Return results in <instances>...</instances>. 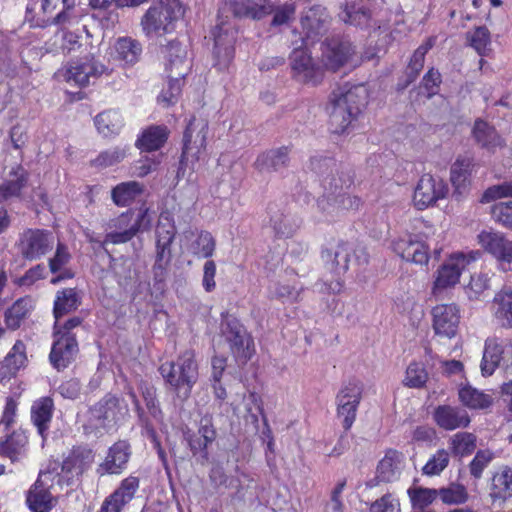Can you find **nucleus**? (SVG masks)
<instances>
[{
    "label": "nucleus",
    "instance_id": "1",
    "mask_svg": "<svg viewBox=\"0 0 512 512\" xmlns=\"http://www.w3.org/2000/svg\"><path fill=\"white\" fill-rule=\"evenodd\" d=\"M231 15L256 19V0H228L219 7L217 24L211 31V37L214 41V66L220 71L229 68L234 55V28L230 23Z\"/></svg>",
    "mask_w": 512,
    "mask_h": 512
},
{
    "label": "nucleus",
    "instance_id": "2",
    "mask_svg": "<svg viewBox=\"0 0 512 512\" xmlns=\"http://www.w3.org/2000/svg\"><path fill=\"white\" fill-rule=\"evenodd\" d=\"M368 97V89L363 84L344 86L333 92L329 113L334 133H344L356 121Z\"/></svg>",
    "mask_w": 512,
    "mask_h": 512
},
{
    "label": "nucleus",
    "instance_id": "3",
    "mask_svg": "<svg viewBox=\"0 0 512 512\" xmlns=\"http://www.w3.org/2000/svg\"><path fill=\"white\" fill-rule=\"evenodd\" d=\"M159 372L179 399H188L198 380V364L194 352L186 350L175 361L164 362Z\"/></svg>",
    "mask_w": 512,
    "mask_h": 512
},
{
    "label": "nucleus",
    "instance_id": "4",
    "mask_svg": "<svg viewBox=\"0 0 512 512\" xmlns=\"http://www.w3.org/2000/svg\"><path fill=\"white\" fill-rule=\"evenodd\" d=\"M437 229L427 221L418 220L414 231L405 233L391 242V249L401 259L417 265H427L430 259V249L426 241L430 240Z\"/></svg>",
    "mask_w": 512,
    "mask_h": 512
},
{
    "label": "nucleus",
    "instance_id": "5",
    "mask_svg": "<svg viewBox=\"0 0 512 512\" xmlns=\"http://www.w3.org/2000/svg\"><path fill=\"white\" fill-rule=\"evenodd\" d=\"M184 15L180 0H160L150 6L141 18L140 26L147 37L163 36L175 29L177 22Z\"/></svg>",
    "mask_w": 512,
    "mask_h": 512
},
{
    "label": "nucleus",
    "instance_id": "6",
    "mask_svg": "<svg viewBox=\"0 0 512 512\" xmlns=\"http://www.w3.org/2000/svg\"><path fill=\"white\" fill-rule=\"evenodd\" d=\"M479 251L453 252L434 273L431 294L439 298L447 290L454 288L459 282L462 273L473 262L480 258Z\"/></svg>",
    "mask_w": 512,
    "mask_h": 512
},
{
    "label": "nucleus",
    "instance_id": "7",
    "mask_svg": "<svg viewBox=\"0 0 512 512\" xmlns=\"http://www.w3.org/2000/svg\"><path fill=\"white\" fill-rule=\"evenodd\" d=\"M151 225L148 209L128 210L107 223L109 230L103 240L106 244H124L134 238L140 230H146Z\"/></svg>",
    "mask_w": 512,
    "mask_h": 512
},
{
    "label": "nucleus",
    "instance_id": "8",
    "mask_svg": "<svg viewBox=\"0 0 512 512\" xmlns=\"http://www.w3.org/2000/svg\"><path fill=\"white\" fill-rule=\"evenodd\" d=\"M208 123L204 119L193 117L184 132L183 150L177 176L184 177L186 168L194 171V165L200 159L201 153L206 147Z\"/></svg>",
    "mask_w": 512,
    "mask_h": 512
},
{
    "label": "nucleus",
    "instance_id": "9",
    "mask_svg": "<svg viewBox=\"0 0 512 512\" xmlns=\"http://www.w3.org/2000/svg\"><path fill=\"white\" fill-rule=\"evenodd\" d=\"M156 257L152 271L156 282H163L167 275V268L171 262V244L176 235V227L169 213H162L159 217L156 230Z\"/></svg>",
    "mask_w": 512,
    "mask_h": 512
},
{
    "label": "nucleus",
    "instance_id": "10",
    "mask_svg": "<svg viewBox=\"0 0 512 512\" xmlns=\"http://www.w3.org/2000/svg\"><path fill=\"white\" fill-rule=\"evenodd\" d=\"M478 245L497 261L499 269L512 271V240L504 233L483 230L477 235Z\"/></svg>",
    "mask_w": 512,
    "mask_h": 512
},
{
    "label": "nucleus",
    "instance_id": "11",
    "mask_svg": "<svg viewBox=\"0 0 512 512\" xmlns=\"http://www.w3.org/2000/svg\"><path fill=\"white\" fill-rule=\"evenodd\" d=\"M448 192V185L442 178L429 173L423 174L414 189L413 205L418 210H425L445 199Z\"/></svg>",
    "mask_w": 512,
    "mask_h": 512
},
{
    "label": "nucleus",
    "instance_id": "12",
    "mask_svg": "<svg viewBox=\"0 0 512 512\" xmlns=\"http://www.w3.org/2000/svg\"><path fill=\"white\" fill-rule=\"evenodd\" d=\"M292 77L300 83L315 86L321 82L322 69L306 48H295L290 55Z\"/></svg>",
    "mask_w": 512,
    "mask_h": 512
},
{
    "label": "nucleus",
    "instance_id": "13",
    "mask_svg": "<svg viewBox=\"0 0 512 512\" xmlns=\"http://www.w3.org/2000/svg\"><path fill=\"white\" fill-rule=\"evenodd\" d=\"M53 482L51 472H41L30 487L26 496V503L32 512H50L55 506L56 499L50 492Z\"/></svg>",
    "mask_w": 512,
    "mask_h": 512
},
{
    "label": "nucleus",
    "instance_id": "14",
    "mask_svg": "<svg viewBox=\"0 0 512 512\" xmlns=\"http://www.w3.org/2000/svg\"><path fill=\"white\" fill-rule=\"evenodd\" d=\"M432 328L437 336L451 339L460 323V309L455 304H438L431 309Z\"/></svg>",
    "mask_w": 512,
    "mask_h": 512
},
{
    "label": "nucleus",
    "instance_id": "15",
    "mask_svg": "<svg viewBox=\"0 0 512 512\" xmlns=\"http://www.w3.org/2000/svg\"><path fill=\"white\" fill-rule=\"evenodd\" d=\"M20 252L27 260H37L53 248V237L40 229H28L20 237Z\"/></svg>",
    "mask_w": 512,
    "mask_h": 512
},
{
    "label": "nucleus",
    "instance_id": "16",
    "mask_svg": "<svg viewBox=\"0 0 512 512\" xmlns=\"http://www.w3.org/2000/svg\"><path fill=\"white\" fill-rule=\"evenodd\" d=\"M362 397V388L356 382H349L337 395V414L343 421V427L349 429L355 421L358 405Z\"/></svg>",
    "mask_w": 512,
    "mask_h": 512
},
{
    "label": "nucleus",
    "instance_id": "17",
    "mask_svg": "<svg viewBox=\"0 0 512 512\" xmlns=\"http://www.w3.org/2000/svg\"><path fill=\"white\" fill-rule=\"evenodd\" d=\"M322 58L331 70H337L344 65L352 67L359 64V61L354 58V48L349 41L332 39L324 44L322 51Z\"/></svg>",
    "mask_w": 512,
    "mask_h": 512
},
{
    "label": "nucleus",
    "instance_id": "18",
    "mask_svg": "<svg viewBox=\"0 0 512 512\" xmlns=\"http://www.w3.org/2000/svg\"><path fill=\"white\" fill-rule=\"evenodd\" d=\"M139 486L138 477L130 475L124 478L119 486L104 499L98 512H121L135 498Z\"/></svg>",
    "mask_w": 512,
    "mask_h": 512
},
{
    "label": "nucleus",
    "instance_id": "19",
    "mask_svg": "<svg viewBox=\"0 0 512 512\" xmlns=\"http://www.w3.org/2000/svg\"><path fill=\"white\" fill-rule=\"evenodd\" d=\"M54 342L49 355L51 364L57 369L66 368L78 354L76 334H54Z\"/></svg>",
    "mask_w": 512,
    "mask_h": 512
},
{
    "label": "nucleus",
    "instance_id": "20",
    "mask_svg": "<svg viewBox=\"0 0 512 512\" xmlns=\"http://www.w3.org/2000/svg\"><path fill=\"white\" fill-rule=\"evenodd\" d=\"M107 72V68L94 58L72 63L65 71L64 79L80 87L87 86L91 79H96Z\"/></svg>",
    "mask_w": 512,
    "mask_h": 512
},
{
    "label": "nucleus",
    "instance_id": "21",
    "mask_svg": "<svg viewBox=\"0 0 512 512\" xmlns=\"http://www.w3.org/2000/svg\"><path fill=\"white\" fill-rule=\"evenodd\" d=\"M94 462V453L86 447L74 448L62 464V478L69 485L81 476Z\"/></svg>",
    "mask_w": 512,
    "mask_h": 512
},
{
    "label": "nucleus",
    "instance_id": "22",
    "mask_svg": "<svg viewBox=\"0 0 512 512\" xmlns=\"http://www.w3.org/2000/svg\"><path fill=\"white\" fill-rule=\"evenodd\" d=\"M131 456V447L125 440L114 443L108 450L105 460L99 465L100 475L121 474L126 468Z\"/></svg>",
    "mask_w": 512,
    "mask_h": 512
},
{
    "label": "nucleus",
    "instance_id": "23",
    "mask_svg": "<svg viewBox=\"0 0 512 512\" xmlns=\"http://www.w3.org/2000/svg\"><path fill=\"white\" fill-rule=\"evenodd\" d=\"M161 54L164 58L165 71L169 75L186 76L189 70L187 51L178 41H170L161 47Z\"/></svg>",
    "mask_w": 512,
    "mask_h": 512
},
{
    "label": "nucleus",
    "instance_id": "24",
    "mask_svg": "<svg viewBox=\"0 0 512 512\" xmlns=\"http://www.w3.org/2000/svg\"><path fill=\"white\" fill-rule=\"evenodd\" d=\"M28 435L19 428L0 438V456L8 458L12 463L21 461L27 453Z\"/></svg>",
    "mask_w": 512,
    "mask_h": 512
},
{
    "label": "nucleus",
    "instance_id": "25",
    "mask_svg": "<svg viewBox=\"0 0 512 512\" xmlns=\"http://www.w3.org/2000/svg\"><path fill=\"white\" fill-rule=\"evenodd\" d=\"M473 167L474 163L470 157H458L452 164L450 182L454 188L453 196L456 199H460L467 194Z\"/></svg>",
    "mask_w": 512,
    "mask_h": 512
},
{
    "label": "nucleus",
    "instance_id": "26",
    "mask_svg": "<svg viewBox=\"0 0 512 512\" xmlns=\"http://www.w3.org/2000/svg\"><path fill=\"white\" fill-rule=\"evenodd\" d=\"M126 412V406H122L120 400L111 394H107L91 410L92 416L102 421L103 427L116 423Z\"/></svg>",
    "mask_w": 512,
    "mask_h": 512
},
{
    "label": "nucleus",
    "instance_id": "27",
    "mask_svg": "<svg viewBox=\"0 0 512 512\" xmlns=\"http://www.w3.org/2000/svg\"><path fill=\"white\" fill-rule=\"evenodd\" d=\"M490 310L499 326L512 328V287L505 286L495 293Z\"/></svg>",
    "mask_w": 512,
    "mask_h": 512
},
{
    "label": "nucleus",
    "instance_id": "28",
    "mask_svg": "<svg viewBox=\"0 0 512 512\" xmlns=\"http://www.w3.org/2000/svg\"><path fill=\"white\" fill-rule=\"evenodd\" d=\"M223 334L236 357L244 360L251 357L249 350L251 339L241 324L237 321L227 322L226 326L223 328Z\"/></svg>",
    "mask_w": 512,
    "mask_h": 512
},
{
    "label": "nucleus",
    "instance_id": "29",
    "mask_svg": "<svg viewBox=\"0 0 512 512\" xmlns=\"http://www.w3.org/2000/svg\"><path fill=\"white\" fill-rule=\"evenodd\" d=\"M54 411V402L50 397H41L31 406L30 416L33 425L43 440L46 439Z\"/></svg>",
    "mask_w": 512,
    "mask_h": 512
},
{
    "label": "nucleus",
    "instance_id": "30",
    "mask_svg": "<svg viewBox=\"0 0 512 512\" xmlns=\"http://www.w3.org/2000/svg\"><path fill=\"white\" fill-rule=\"evenodd\" d=\"M434 420L439 427L445 430L464 428L470 423V418L465 410L449 405H442L436 408Z\"/></svg>",
    "mask_w": 512,
    "mask_h": 512
},
{
    "label": "nucleus",
    "instance_id": "31",
    "mask_svg": "<svg viewBox=\"0 0 512 512\" xmlns=\"http://www.w3.org/2000/svg\"><path fill=\"white\" fill-rule=\"evenodd\" d=\"M27 181V173L21 166L12 168L7 178L0 183V203L20 198Z\"/></svg>",
    "mask_w": 512,
    "mask_h": 512
},
{
    "label": "nucleus",
    "instance_id": "32",
    "mask_svg": "<svg viewBox=\"0 0 512 512\" xmlns=\"http://www.w3.org/2000/svg\"><path fill=\"white\" fill-rule=\"evenodd\" d=\"M472 134L475 141L490 153H495L505 146L504 139L495 128L481 119L475 121Z\"/></svg>",
    "mask_w": 512,
    "mask_h": 512
},
{
    "label": "nucleus",
    "instance_id": "33",
    "mask_svg": "<svg viewBox=\"0 0 512 512\" xmlns=\"http://www.w3.org/2000/svg\"><path fill=\"white\" fill-rule=\"evenodd\" d=\"M369 0H347L340 13L345 23L358 27H368L371 20Z\"/></svg>",
    "mask_w": 512,
    "mask_h": 512
},
{
    "label": "nucleus",
    "instance_id": "34",
    "mask_svg": "<svg viewBox=\"0 0 512 512\" xmlns=\"http://www.w3.org/2000/svg\"><path fill=\"white\" fill-rule=\"evenodd\" d=\"M142 52L141 43L131 37H120L114 44L115 59L124 66L136 64L140 60Z\"/></svg>",
    "mask_w": 512,
    "mask_h": 512
},
{
    "label": "nucleus",
    "instance_id": "35",
    "mask_svg": "<svg viewBox=\"0 0 512 512\" xmlns=\"http://www.w3.org/2000/svg\"><path fill=\"white\" fill-rule=\"evenodd\" d=\"M328 16L320 5L306 10L301 16V25L307 38H313L325 31Z\"/></svg>",
    "mask_w": 512,
    "mask_h": 512
},
{
    "label": "nucleus",
    "instance_id": "36",
    "mask_svg": "<svg viewBox=\"0 0 512 512\" xmlns=\"http://www.w3.org/2000/svg\"><path fill=\"white\" fill-rule=\"evenodd\" d=\"M26 360V346L21 340H18L6 355L3 362L0 363V378L4 379L14 376L19 369L24 367Z\"/></svg>",
    "mask_w": 512,
    "mask_h": 512
},
{
    "label": "nucleus",
    "instance_id": "37",
    "mask_svg": "<svg viewBox=\"0 0 512 512\" xmlns=\"http://www.w3.org/2000/svg\"><path fill=\"white\" fill-rule=\"evenodd\" d=\"M94 125L99 134L108 138L120 133L124 119L118 110L108 109L95 116Z\"/></svg>",
    "mask_w": 512,
    "mask_h": 512
},
{
    "label": "nucleus",
    "instance_id": "38",
    "mask_svg": "<svg viewBox=\"0 0 512 512\" xmlns=\"http://www.w3.org/2000/svg\"><path fill=\"white\" fill-rule=\"evenodd\" d=\"M169 131L164 125H153L145 129L137 139L136 146L143 151H156L167 141Z\"/></svg>",
    "mask_w": 512,
    "mask_h": 512
},
{
    "label": "nucleus",
    "instance_id": "39",
    "mask_svg": "<svg viewBox=\"0 0 512 512\" xmlns=\"http://www.w3.org/2000/svg\"><path fill=\"white\" fill-rule=\"evenodd\" d=\"M403 461L402 453L396 450L387 451L378 464L377 477L385 482L394 480L400 473Z\"/></svg>",
    "mask_w": 512,
    "mask_h": 512
},
{
    "label": "nucleus",
    "instance_id": "40",
    "mask_svg": "<svg viewBox=\"0 0 512 512\" xmlns=\"http://www.w3.org/2000/svg\"><path fill=\"white\" fill-rule=\"evenodd\" d=\"M144 186L137 181L122 182L111 190L113 203L118 207L130 205L143 193Z\"/></svg>",
    "mask_w": 512,
    "mask_h": 512
},
{
    "label": "nucleus",
    "instance_id": "41",
    "mask_svg": "<svg viewBox=\"0 0 512 512\" xmlns=\"http://www.w3.org/2000/svg\"><path fill=\"white\" fill-rule=\"evenodd\" d=\"M504 353L503 346L497 339H488L485 342V348L481 361V372L484 376H490L498 367L502 354Z\"/></svg>",
    "mask_w": 512,
    "mask_h": 512
},
{
    "label": "nucleus",
    "instance_id": "42",
    "mask_svg": "<svg viewBox=\"0 0 512 512\" xmlns=\"http://www.w3.org/2000/svg\"><path fill=\"white\" fill-rule=\"evenodd\" d=\"M351 251L349 244L341 242L323 252L322 256L326 262L331 263L332 269L339 274L348 269Z\"/></svg>",
    "mask_w": 512,
    "mask_h": 512
},
{
    "label": "nucleus",
    "instance_id": "43",
    "mask_svg": "<svg viewBox=\"0 0 512 512\" xmlns=\"http://www.w3.org/2000/svg\"><path fill=\"white\" fill-rule=\"evenodd\" d=\"M80 300L75 289L67 288L59 291L54 301V317L56 319V327L59 325V319L78 308Z\"/></svg>",
    "mask_w": 512,
    "mask_h": 512
},
{
    "label": "nucleus",
    "instance_id": "44",
    "mask_svg": "<svg viewBox=\"0 0 512 512\" xmlns=\"http://www.w3.org/2000/svg\"><path fill=\"white\" fill-rule=\"evenodd\" d=\"M490 496L493 501L504 500L512 496V470L504 467L492 479Z\"/></svg>",
    "mask_w": 512,
    "mask_h": 512
},
{
    "label": "nucleus",
    "instance_id": "45",
    "mask_svg": "<svg viewBox=\"0 0 512 512\" xmlns=\"http://www.w3.org/2000/svg\"><path fill=\"white\" fill-rule=\"evenodd\" d=\"M71 258L67 247L58 243L55 255L49 259V268L52 273L60 272V275L51 279L52 284H57L63 279L72 278V273L65 269Z\"/></svg>",
    "mask_w": 512,
    "mask_h": 512
},
{
    "label": "nucleus",
    "instance_id": "46",
    "mask_svg": "<svg viewBox=\"0 0 512 512\" xmlns=\"http://www.w3.org/2000/svg\"><path fill=\"white\" fill-rule=\"evenodd\" d=\"M429 379L426 366L421 361H412L405 370L402 383L405 387L420 389L425 386Z\"/></svg>",
    "mask_w": 512,
    "mask_h": 512
},
{
    "label": "nucleus",
    "instance_id": "47",
    "mask_svg": "<svg viewBox=\"0 0 512 512\" xmlns=\"http://www.w3.org/2000/svg\"><path fill=\"white\" fill-rule=\"evenodd\" d=\"M272 13L274 18L272 24L275 26L287 23L295 14V6L293 4H284L274 8L270 0H258V14L259 13Z\"/></svg>",
    "mask_w": 512,
    "mask_h": 512
},
{
    "label": "nucleus",
    "instance_id": "48",
    "mask_svg": "<svg viewBox=\"0 0 512 512\" xmlns=\"http://www.w3.org/2000/svg\"><path fill=\"white\" fill-rule=\"evenodd\" d=\"M407 494L414 509H425L438 499L437 489L418 485L409 487Z\"/></svg>",
    "mask_w": 512,
    "mask_h": 512
},
{
    "label": "nucleus",
    "instance_id": "49",
    "mask_svg": "<svg viewBox=\"0 0 512 512\" xmlns=\"http://www.w3.org/2000/svg\"><path fill=\"white\" fill-rule=\"evenodd\" d=\"M491 276L488 272L474 273L470 281L464 287V291L469 300H480L484 293L490 289Z\"/></svg>",
    "mask_w": 512,
    "mask_h": 512
},
{
    "label": "nucleus",
    "instance_id": "50",
    "mask_svg": "<svg viewBox=\"0 0 512 512\" xmlns=\"http://www.w3.org/2000/svg\"><path fill=\"white\" fill-rule=\"evenodd\" d=\"M437 496L445 505H461L468 500L467 489L459 483H451L437 489Z\"/></svg>",
    "mask_w": 512,
    "mask_h": 512
},
{
    "label": "nucleus",
    "instance_id": "51",
    "mask_svg": "<svg viewBox=\"0 0 512 512\" xmlns=\"http://www.w3.org/2000/svg\"><path fill=\"white\" fill-rule=\"evenodd\" d=\"M459 399L465 406L471 409H484L492 402L489 395L471 386H464L459 390Z\"/></svg>",
    "mask_w": 512,
    "mask_h": 512
},
{
    "label": "nucleus",
    "instance_id": "52",
    "mask_svg": "<svg viewBox=\"0 0 512 512\" xmlns=\"http://www.w3.org/2000/svg\"><path fill=\"white\" fill-rule=\"evenodd\" d=\"M467 39L480 56H487L491 52V35L487 27H476L468 32Z\"/></svg>",
    "mask_w": 512,
    "mask_h": 512
},
{
    "label": "nucleus",
    "instance_id": "53",
    "mask_svg": "<svg viewBox=\"0 0 512 512\" xmlns=\"http://www.w3.org/2000/svg\"><path fill=\"white\" fill-rule=\"evenodd\" d=\"M449 444L455 456H467L476 448V437L472 433L459 432L450 438Z\"/></svg>",
    "mask_w": 512,
    "mask_h": 512
},
{
    "label": "nucleus",
    "instance_id": "54",
    "mask_svg": "<svg viewBox=\"0 0 512 512\" xmlns=\"http://www.w3.org/2000/svg\"><path fill=\"white\" fill-rule=\"evenodd\" d=\"M262 422L261 442L264 449V456L267 465L273 469L276 467V443L273 432L268 424V419L264 414H262Z\"/></svg>",
    "mask_w": 512,
    "mask_h": 512
},
{
    "label": "nucleus",
    "instance_id": "55",
    "mask_svg": "<svg viewBox=\"0 0 512 512\" xmlns=\"http://www.w3.org/2000/svg\"><path fill=\"white\" fill-rule=\"evenodd\" d=\"M450 461L449 453L445 449L437 450L430 456L422 468V473L427 476H437L448 466Z\"/></svg>",
    "mask_w": 512,
    "mask_h": 512
},
{
    "label": "nucleus",
    "instance_id": "56",
    "mask_svg": "<svg viewBox=\"0 0 512 512\" xmlns=\"http://www.w3.org/2000/svg\"><path fill=\"white\" fill-rule=\"evenodd\" d=\"M18 407L19 402L8 396L5 398V404L2 408L0 415V430L8 431L11 427H13L17 423L18 419Z\"/></svg>",
    "mask_w": 512,
    "mask_h": 512
},
{
    "label": "nucleus",
    "instance_id": "57",
    "mask_svg": "<svg viewBox=\"0 0 512 512\" xmlns=\"http://www.w3.org/2000/svg\"><path fill=\"white\" fill-rule=\"evenodd\" d=\"M185 76H176L168 74V86L163 89L158 96V101L163 103L165 106L176 103L179 95L181 94L182 82Z\"/></svg>",
    "mask_w": 512,
    "mask_h": 512
},
{
    "label": "nucleus",
    "instance_id": "58",
    "mask_svg": "<svg viewBox=\"0 0 512 512\" xmlns=\"http://www.w3.org/2000/svg\"><path fill=\"white\" fill-rule=\"evenodd\" d=\"M30 309V301L27 299L17 300L6 313V324L12 329L20 326L21 321L27 316Z\"/></svg>",
    "mask_w": 512,
    "mask_h": 512
},
{
    "label": "nucleus",
    "instance_id": "59",
    "mask_svg": "<svg viewBox=\"0 0 512 512\" xmlns=\"http://www.w3.org/2000/svg\"><path fill=\"white\" fill-rule=\"evenodd\" d=\"M139 390L142 394L143 400L146 404L149 414L156 420H159L162 416V411L159 407V402L156 398V389L154 386L141 382Z\"/></svg>",
    "mask_w": 512,
    "mask_h": 512
},
{
    "label": "nucleus",
    "instance_id": "60",
    "mask_svg": "<svg viewBox=\"0 0 512 512\" xmlns=\"http://www.w3.org/2000/svg\"><path fill=\"white\" fill-rule=\"evenodd\" d=\"M502 198H512V180L488 187L482 197V203H490Z\"/></svg>",
    "mask_w": 512,
    "mask_h": 512
},
{
    "label": "nucleus",
    "instance_id": "61",
    "mask_svg": "<svg viewBox=\"0 0 512 512\" xmlns=\"http://www.w3.org/2000/svg\"><path fill=\"white\" fill-rule=\"evenodd\" d=\"M491 215L497 223L512 229V200L494 204L491 208Z\"/></svg>",
    "mask_w": 512,
    "mask_h": 512
},
{
    "label": "nucleus",
    "instance_id": "62",
    "mask_svg": "<svg viewBox=\"0 0 512 512\" xmlns=\"http://www.w3.org/2000/svg\"><path fill=\"white\" fill-rule=\"evenodd\" d=\"M126 157V150L120 147H113L101 152L93 161L94 165L106 168L121 162Z\"/></svg>",
    "mask_w": 512,
    "mask_h": 512
},
{
    "label": "nucleus",
    "instance_id": "63",
    "mask_svg": "<svg viewBox=\"0 0 512 512\" xmlns=\"http://www.w3.org/2000/svg\"><path fill=\"white\" fill-rule=\"evenodd\" d=\"M270 222L275 233L281 237L292 236L298 228L295 222L283 214H277Z\"/></svg>",
    "mask_w": 512,
    "mask_h": 512
},
{
    "label": "nucleus",
    "instance_id": "64",
    "mask_svg": "<svg viewBox=\"0 0 512 512\" xmlns=\"http://www.w3.org/2000/svg\"><path fill=\"white\" fill-rule=\"evenodd\" d=\"M400 510L399 500L393 494L387 493L371 504L369 512H400Z\"/></svg>",
    "mask_w": 512,
    "mask_h": 512
}]
</instances>
